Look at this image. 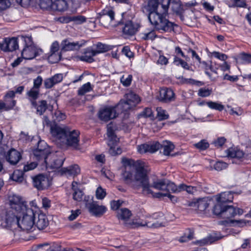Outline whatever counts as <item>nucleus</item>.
Segmentation results:
<instances>
[{"label":"nucleus","instance_id":"3c124183","mask_svg":"<svg viewBox=\"0 0 251 251\" xmlns=\"http://www.w3.org/2000/svg\"><path fill=\"white\" fill-rule=\"evenodd\" d=\"M149 144V152L153 153L157 151L159 149L161 148L162 145H161L158 142H153Z\"/></svg>","mask_w":251,"mask_h":251},{"label":"nucleus","instance_id":"a211bd4d","mask_svg":"<svg viewBox=\"0 0 251 251\" xmlns=\"http://www.w3.org/2000/svg\"><path fill=\"white\" fill-rule=\"evenodd\" d=\"M64 158L61 156V153H52L50 155V158L48 160V165L53 169H58L61 167L63 164Z\"/></svg>","mask_w":251,"mask_h":251},{"label":"nucleus","instance_id":"2f4dec72","mask_svg":"<svg viewBox=\"0 0 251 251\" xmlns=\"http://www.w3.org/2000/svg\"><path fill=\"white\" fill-rule=\"evenodd\" d=\"M116 142H108V145L110 147L109 153L112 156L119 155L122 152V149L115 145Z\"/></svg>","mask_w":251,"mask_h":251},{"label":"nucleus","instance_id":"4c0bfd02","mask_svg":"<svg viewBox=\"0 0 251 251\" xmlns=\"http://www.w3.org/2000/svg\"><path fill=\"white\" fill-rule=\"evenodd\" d=\"M39 95V89L32 87L29 91L27 92V95L31 102L35 101L38 98Z\"/></svg>","mask_w":251,"mask_h":251},{"label":"nucleus","instance_id":"f8f14e48","mask_svg":"<svg viewBox=\"0 0 251 251\" xmlns=\"http://www.w3.org/2000/svg\"><path fill=\"white\" fill-rule=\"evenodd\" d=\"M86 207L91 214L96 217L101 216L107 210L105 206L99 205L96 201L86 203Z\"/></svg>","mask_w":251,"mask_h":251},{"label":"nucleus","instance_id":"6ab92c4d","mask_svg":"<svg viewBox=\"0 0 251 251\" xmlns=\"http://www.w3.org/2000/svg\"><path fill=\"white\" fill-rule=\"evenodd\" d=\"M158 99L160 101L168 102L175 100V95L171 89L163 88L160 90Z\"/></svg>","mask_w":251,"mask_h":251},{"label":"nucleus","instance_id":"ddd939ff","mask_svg":"<svg viewBox=\"0 0 251 251\" xmlns=\"http://www.w3.org/2000/svg\"><path fill=\"white\" fill-rule=\"evenodd\" d=\"M33 184L38 190H43L50 186L49 178L42 174H39L32 178Z\"/></svg>","mask_w":251,"mask_h":251},{"label":"nucleus","instance_id":"b1692460","mask_svg":"<svg viewBox=\"0 0 251 251\" xmlns=\"http://www.w3.org/2000/svg\"><path fill=\"white\" fill-rule=\"evenodd\" d=\"M80 169L77 165L70 166L68 168H64L61 170L62 175H66L67 176H75L79 174Z\"/></svg>","mask_w":251,"mask_h":251},{"label":"nucleus","instance_id":"f704fd0d","mask_svg":"<svg viewBox=\"0 0 251 251\" xmlns=\"http://www.w3.org/2000/svg\"><path fill=\"white\" fill-rule=\"evenodd\" d=\"M222 237H218L216 235H210L207 238L203 239L202 240L198 241L197 243L201 246H203L206 244H211L215 241L221 239Z\"/></svg>","mask_w":251,"mask_h":251},{"label":"nucleus","instance_id":"0e129e2a","mask_svg":"<svg viewBox=\"0 0 251 251\" xmlns=\"http://www.w3.org/2000/svg\"><path fill=\"white\" fill-rule=\"evenodd\" d=\"M37 164L34 162L27 163L24 166L23 171L25 172L33 170L37 167Z\"/></svg>","mask_w":251,"mask_h":251},{"label":"nucleus","instance_id":"37998d69","mask_svg":"<svg viewBox=\"0 0 251 251\" xmlns=\"http://www.w3.org/2000/svg\"><path fill=\"white\" fill-rule=\"evenodd\" d=\"M52 0H40V6L43 9L52 10Z\"/></svg>","mask_w":251,"mask_h":251},{"label":"nucleus","instance_id":"ea45409f","mask_svg":"<svg viewBox=\"0 0 251 251\" xmlns=\"http://www.w3.org/2000/svg\"><path fill=\"white\" fill-rule=\"evenodd\" d=\"M225 205L223 203L218 202L213 208V213L222 218V213L224 210Z\"/></svg>","mask_w":251,"mask_h":251},{"label":"nucleus","instance_id":"473e14b6","mask_svg":"<svg viewBox=\"0 0 251 251\" xmlns=\"http://www.w3.org/2000/svg\"><path fill=\"white\" fill-rule=\"evenodd\" d=\"M131 215V211L126 208H122L118 210L117 217L119 219L126 220Z\"/></svg>","mask_w":251,"mask_h":251},{"label":"nucleus","instance_id":"79ce46f5","mask_svg":"<svg viewBox=\"0 0 251 251\" xmlns=\"http://www.w3.org/2000/svg\"><path fill=\"white\" fill-rule=\"evenodd\" d=\"M157 116L160 121L165 120L169 118V114L167 112L161 107H157Z\"/></svg>","mask_w":251,"mask_h":251},{"label":"nucleus","instance_id":"4468645a","mask_svg":"<svg viewBox=\"0 0 251 251\" xmlns=\"http://www.w3.org/2000/svg\"><path fill=\"white\" fill-rule=\"evenodd\" d=\"M0 49L5 51H12L19 47L17 38H5L0 45Z\"/></svg>","mask_w":251,"mask_h":251},{"label":"nucleus","instance_id":"338daca9","mask_svg":"<svg viewBox=\"0 0 251 251\" xmlns=\"http://www.w3.org/2000/svg\"><path fill=\"white\" fill-rule=\"evenodd\" d=\"M42 78L41 76H38L34 80L33 82V88L39 89V88L42 83Z\"/></svg>","mask_w":251,"mask_h":251},{"label":"nucleus","instance_id":"5fc2aeb1","mask_svg":"<svg viewBox=\"0 0 251 251\" xmlns=\"http://www.w3.org/2000/svg\"><path fill=\"white\" fill-rule=\"evenodd\" d=\"M86 18L83 16H73L71 17V21L76 24H81L86 22Z\"/></svg>","mask_w":251,"mask_h":251},{"label":"nucleus","instance_id":"aec40b11","mask_svg":"<svg viewBox=\"0 0 251 251\" xmlns=\"http://www.w3.org/2000/svg\"><path fill=\"white\" fill-rule=\"evenodd\" d=\"M83 41L77 42H71L69 40H65L62 43V49L66 50H77L85 44Z\"/></svg>","mask_w":251,"mask_h":251},{"label":"nucleus","instance_id":"c756f323","mask_svg":"<svg viewBox=\"0 0 251 251\" xmlns=\"http://www.w3.org/2000/svg\"><path fill=\"white\" fill-rule=\"evenodd\" d=\"M227 155L229 157L241 159L244 156V153L242 151L236 148H229L226 150Z\"/></svg>","mask_w":251,"mask_h":251},{"label":"nucleus","instance_id":"13d9d810","mask_svg":"<svg viewBox=\"0 0 251 251\" xmlns=\"http://www.w3.org/2000/svg\"><path fill=\"white\" fill-rule=\"evenodd\" d=\"M149 146L148 144H143L137 146V151L140 153L149 152Z\"/></svg>","mask_w":251,"mask_h":251},{"label":"nucleus","instance_id":"8fccbe9b","mask_svg":"<svg viewBox=\"0 0 251 251\" xmlns=\"http://www.w3.org/2000/svg\"><path fill=\"white\" fill-rule=\"evenodd\" d=\"M212 92V89L201 88L198 92V95L201 97H207L211 94Z\"/></svg>","mask_w":251,"mask_h":251},{"label":"nucleus","instance_id":"9b49d317","mask_svg":"<svg viewBox=\"0 0 251 251\" xmlns=\"http://www.w3.org/2000/svg\"><path fill=\"white\" fill-rule=\"evenodd\" d=\"M100 21L104 26H107L112 24L114 20L115 13L110 8L103 9L100 13Z\"/></svg>","mask_w":251,"mask_h":251},{"label":"nucleus","instance_id":"49530a36","mask_svg":"<svg viewBox=\"0 0 251 251\" xmlns=\"http://www.w3.org/2000/svg\"><path fill=\"white\" fill-rule=\"evenodd\" d=\"M179 188H181V191L185 190L189 194H193L198 190L197 187L196 186H192L190 185L188 186L184 184H180L179 185Z\"/></svg>","mask_w":251,"mask_h":251},{"label":"nucleus","instance_id":"0eeeda50","mask_svg":"<svg viewBox=\"0 0 251 251\" xmlns=\"http://www.w3.org/2000/svg\"><path fill=\"white\" fill-rule=\"evenodd\" d=\"M35 159L41 162L42 165H47L50 158L51 152L47 144L43 141L38 142L37 149L33 152Z\"/></svg>","mask_w":251,"mask_h":251},{"label":"nucleus","instance_id":"dca6fc26","mask_svg":"<svg viewBox=\"0 0 251 251\" xmlns=\"http://www.w3.org/2000/svg\"><path fill=\"white\" fill-rule=\"evenodd\" d=\"M35 217L34 218V226L37 227L39 230L45 229L49 224L47 216L42 213L38 214L35 213Z\"/></svg>","mask_w":251,"mask_h":251},{"label":"nucleus","instance_id":"bb28decb","mask_svg":"<svg viewBox=\"0 0 251 251\" xmlns=\"http://www.w3.org/2000/svg\"><path fill=\"white\" fill-rule=\"evenodd\" d=\"M68 8V4L65 0H56L53 3L52 10L63 12Z\"/></svg>","mask_w":251,"mask_h":251},{"label":"nucleus","instance_id":"052dcab7","mask_svg":"<svg viewBox=\"0 0 251 251\" xmlns=\"http://www.w3.org/2000/svg\"><path fill=\"white\" fill-rule=\"evenodd\" d=\"M96 195L98 199L102 200L106 196V192L101 187H98L96 192Z\"/></svg>","mask_w":251,"mask_h":251},{"label":"nucleus","instance_id":"2eb2a0df","mask_svg":"<svg viewBox=\"0 0 251 251\" xmlns=\"http://www.w3.org/2000/svg\"><path fill=\"white\" fill-rule=\"evenodd\" d=\"M243 213V210L238 207L226 205L222 213V218L229 219L236 215H241Z\"/></svg>","mask_w":251,"mask_h":251},{"label":"nucleus","instance_id":"680f3d73","mask_svg":"<svg viewBox=\"0 0 251 251\" xmlns=\"http://www.w3.org/2000/svg\"><path fill=\"white\" fill-rule=\"evenodd\" d=\"M155 37V32L153 31H151L148 33H144L142 34V38L145 40H153Z\"/></svg>","mask_w":251,"mask_h":251},{"label":"nucleus","instance_id":"20e7f679","mask_svg":"<svg viewBox=\"0 0 251 251\" xmlns=\"http://www.w3.org/2000/svg\"><path fill=\"white\" fill-rule=\"evenodd\" d=\"M35 213L32 209H28L22 213L21 216L10 217L9 213L5 221L8 226L17 225L23 231L26 232H32L35 229L34 226V218L35 217Z\"/></svg>","mask_w":251,"mask_h":251},{"label":"nucleus","instance_id":"1a4fd4ad","mask_svg":"<svg viewBox=\"0 0 251 251\" xmlns=\"http://www.w3.org/2000/svg\"><path fill=\"white\" fill-rule=\"evenodd\" d=\"M119 109L120 110V108L117 107V105L115 106L103 107L99 110L98 113V117L101 121L108 122L118 116L120 111L118 112L117 110Z\"/></svg>","mask_w":251,"mask_h":251},{"label":"nucleus","instance_id":"4be33fe9","mask_svg":"<svg viewBox=\"0 0 251 251\" xmlns=\"http://www.w3.org/2000/svg\"><path fill=\"white\" fill-rule=\"evenodd\" d=\"M21 154L17 150L12 149L7 153L6 155V160L11 165L16 164L21 158Z\"/></svg>","mask_w":251,"mask_h":251},{"label":"nucleus","instance_id":"c03bdc74","mask_svg":"<svg viewBox=\"0 0 251 251\" xmlns=\"http://www.w3.org/2000/svg\"><path fill=\"white\" fill-rule=\"evenodd\" d=\"M16 104L15 100H12L11 103H8L5 102H3L1 100H0V112L2 110H7L9 109L12 108Z\"/></svg>","mask_w":251,"mask_h":251},{"label":"nucleus","instance_id":"c85d7f7f","mask_svg":"<svg viewBox=\"0 0 251 251\" xmlns=\"http://www.w3.org/2000/svg\"><path fill=\"white\" fill-rule=\"evenodd\" d=\"M170 4L174 13L180 15L183 12V8L180 0H170Z\"/></svg>","mask_w":251,"mask_h":251},{"label":"nucleus","instance_id":"6e6552de","mask_svg":"<svg viewBox=\"0 0 251 251\" xmlns=\"http://www.w3.org/2000/svg\"><path fill=\"white\" fill-rule=\"evenodd\" d=\"M126 100H121L117 104V107L120 108V112L127 111L135 107L140 101L139 97L132 92H129L125 95Z\"/></svg>","mask_w":251,"mask_h":251},{"label":"nucleus","instance_id":"e433bc0d","mask_svg":"<svg viewBox=\"0 0 251 251\" xmlns=\"http://www.w3.org/2000/svg\"><path fill=\"white\" fill-rule=\"evenodd\" d=\"M161 148H163V153L165 155H169L174 149L175 146L170 142H166L164 143Z\"/></svg>","mask_w":251,"mask_h":251},{"label":"nucleus","instance_id":"de8ad7c7","mask_svg":"<svg viewBox=\"0 0 251 251\" xmlns=\"http://www.w3.org/2000/svg\"><path fill=\"white\" fill-rule=\"evenodd\" d=\"M92 90L91 84L90 82L83 85L78 90V94L79 95H84L85 93L90 92Z\"/></svg>","mask_w":251,"mask_h":251},{"label":"nucleus","instance_id":"a878e982","mask_svg":"<svg viewBox=\"0 0 251 251\" xmlns=\"http://www.w3.org/2000/svg\"><path fill=\"white\" fill-rule=\"evenodd\" d=\"M217 201L223 203L231 202L233 199V192L231 191L224 192L217 196Z\"/></svg>","mask_w":251,"mask_h":251},{"label":"nucleus","instance_id":"bf43d9fd","mask_svg":"<svg viewBox=\"0 0 251 251\" xmlns=\"http://www.w3.org/2000/svg\"><path fill=\"white\" fill-rule=\"evenodd\" d=\"M227 164L222 161H218L214 165V169L218 171H222L223 169L226 168Z\"/></svg>","mask_w":251,"mask_h":251},{"label":"nucleus","instance_id":"7ed1b4c3","mask_svg":"<svg viewBox=\"0 0 251 251\" xmlns=\"http://www.w3.org/2000/svg\"><path fill=\"white\" fill-rule=\"evenodd\" d=\"M50 129L51 135L61 142L74 149H78L79 142L78 130L71 131L67 127H61L57 125L51 126Z\"/></svg>","mask_w":251,"mask_h":251},{"label":"nucleus","instance_id":"7c9ffc66","mask_svg":"<svg viewBox=\"0 0 251 251\" xmlns=\"http://www.w3.org/2000/svg\"><path fill=\"white\" fill-rule=\"evenodd\" d=\"M167 179H160L157 180L156 181H154L152 185H151V188L153 187L156 189L159 190H162L165 191L166 186H167Z\"/></svg>","mask_w":251,"mask_h":251},{"label":"nucleus","instance_id":"864d4df0","mask_svg":"<svg viewBox=\"0 0 251 251\" xmlns=\"http://www.w3.org/2000/svg\"><path fill=\"white\" fill-rule=\"evenodd\" d=\"M209 143L205 140H201L200 142L194 144V146L200 150H205L209 147Z\"/></svg>","mask_w":251,"mask_h":251},{"label":"nucleus","instance_id":"69168bd1","mask_svg":"<svg viewBox=\"0 0 251 251\" xmlns=\"http://www.w3.org/2000/svg\"><path fill=\"white\" fill-rule=\"evenodd\" d=\"M123 203V201L118 200V201H113L111 202L110 205H111V208L112 210H119L120 206L122 205Z\"/></svg>","mask_w":251,"mask_h":251},{"label":"nucleus","instance_id":"412c9836","mask_svg":"<svg viewBox=\"0 0 251 251\" xmlns=\"http://www.w3.org/2000/svg\"><path fill=\"white\" fill-rule=\"evenodd\" d=\"M139 25L131 21L127 22L123 28L124 35L127 37L134 35L138 31Z\"/></svg>","mask_w":251,"mask_h":251},{"label":"nucleus","instance_id":"9d476101","mask_svg":"<svg viewBox=\"0 0 251 251\" xmlns=\"http://www.w3.org/2000/svg\"><path fill=\"white\" fill-rule=\"evenodd\" d=\"M212 202L208 197L199 199H193L191 201H188L186 204L188 206L197 209L200 211H205Z\"/></svg>","mask_w":251,"mask_h":251},{"label":"nucleus","instance_id":"09e8293b","mask_svg":"<svg viewBox=\"0 0 251 251\" xmlns=\"http://www.w3.org/2000/svg\"><path fill=\"white\" fill-rule=\"evenodd\" d=\"M174 63L176 66L180 65L182 68L185 69H189L188 64L186 62L179 58L178 56H175L174 59Z\"/></svg>","mask_w":251,"mask_h":251},{"label":"nucleus","instance_id":"f3484780","mask_svg":"<svg viewBox=\"0 0 251 251\" xmlns=\"http://www.w3.org/2000/svg\"><path fill=\"white\" fill-rule=\"evenodd\" d=\"M128 225L129 227L132 228L145 226L151 228H157L163 226L162 223H160L158 222H153V221L149 220H147L144 222L137 220H133L132 222H130Z\"/></svg>","mask_w":251,"mask_h":251},{"label":"nucleus","instance_id":"58836bf2","mask_svg":"<svg viewBox=\"0 0 251 251\" xmlns=\"http://www.w3.org/2000/svg\"><path fill=\"white\" fill-rule=\"evenodd\" d=\"M207 105L211 109H215L219 111L224 110L225 106L220 102L209 101L206 102Z\"/></svg>","mask_w":251,"mask_h":251},{"label":"nucleus","instance_id":"f257e3e1","mask_svg":"<svg viewBox=\"0 0 251 251\" xmlns=\"http://www.w3.org/2000/svg\"><path fill=\"white\" fill-rule=\"evenodd\" d=\"M122 175L125 180L127 183H131L134 189L139 190L141 188L142 193L145 195H151L157 198L167 196L166 192L154 193L151 190V185L150 184L148 176V170L145 168L144 162L141 161H128V164L125 166Z\"/></svg>","mask_w":251,"mask_h":251},{"label":"nucleus","instance_id":"603ef678","mask_svg":"<svg viewBox=\"0 0 251 251\" xmlns=\"http://www.w3.org/2000/svg\"><path fill=\"white\" fill-rule=\"evenodd\" d=\"M53 120L54 122H60L66 118V115L60 111H56L52 116Z\"/></svg>","mask_w":251,"mask_h":251},{"label":"nucleus","instance_id":"f03ea898","mask_svg":"<svg viewBox=\"0 0 251 251\" xmlns=\"http://www.w3.org/2000/svg\"><path fill=\"white\" fill-rule=\"evenodd\" d=\"M169 5L170 0H148L147 6L149 12L148 19L156 29L171 32L176 26L165 18Z\"/></svg>","mask_w":251,"mask_h":251},{"label":"nucleus","instance_id":"39448f33","mask_svg":"<svg viewBox=\"0 0 251 251\" xmlns=\"http://www.w3.org/2000/svg\"><path fill=\"white\" fill-rule=\"evenodd\" d=\"M10 210L6 215V218L9 213H10V217L15 216H21V214L25 212L27 209H31L28 207L26 202L23 199L16 195H13L9 198Z\"/></svg>","mask_w":251,"mask_h":251},{"label":"nucleus","instance_id":"c9c22d12","mask_svg":"<svg viewBox=\"0 0 251 251\" xmlns=\"http://www.w3.org/2000/svg\"><path fill=\"white\" fill-rule=\"evenodd\" d=\"M11 179L18 183L22 182L24 180L23 172L20 170H15L11 176Z\"/></svg>","mask_w":251,"mask_h":251},{"label":"nucleus","instance_id":"cd10ccee","mask_svg":"<svg viewBox=\"0 0 251 251\" xmlns=\"http://www.w3.org/2000/svg\"><path fill=\"white\" fill-rule=\"evenodd\" d=\"M32 105L36 109L37 113L40 115H42L47 109V101L45 100L39 101L38 103L35 101H32Z\"/></svg>","mask_w":251,"mask_h":251},{"label":"nucleus","instance_id":"a18cd8bd","mask_svg":"<svg viewBox=\"0 0 251 251\" xmlns=\"http://www.w3.org/2000/svg\"><path fill=\"white\" fill-rule=\"evenodd\" d=\"M61 57L60 53H49L48 59L51 63H55L60 60Z\"/></svg>","mask_w":251,"mask_h":251},{"label":"nucleus","instance_id":"423d86ee","mask_svg":"<svg viewBox=\"0 0 251 251\" xmlns=\"http://www.w3.org/2000/svg\"><path fill=\"white\" fill-rule=\"evenodd\" d=\"M25 47L22 51V58L25 59H32L42 52V50L37 48L33 43L31 37H23Z\"/></svg>","mask_w":251,"mask_h":251},{"label":"nucleus","instance_id":"a19ab883","mask_svg":"<svg viewBox=\"0 0 251 251\" xmlns=\"http://www.w3.org/2000/svg\"><path fill=\"white\" fill-rule=\"evenodd\" d=\"M107 134L109 138L108 142H117V138L115 134L114 130L110 124L107 126Z\"/></svg>","mask_w":251,"mask_h":251},{"label":"nucleus","instance_id":"5701e85b","mask_svg":"<svg viewBox=\"0 0 251 251\" xmlns=\"http://www.w3.org/2000/svg\"><path fill=\"white\" fill-rule=\"evenodd\" d=\"M63 75L57 74L53 76L47 78L44 80V86L47 89H50L54 85L60 82L63 80Z\"/></svg>","mask_w":251,"mask_h":251},{"label":"nucleus","instance_id":"6e6d98bb","mask_svg":"<svg viewBox=\"0 0 251 251\" xmlns=\"http://www.w3.org/2000/svg\"><path fill=\"white\" fill-rule=\"evenodd\" d=\"M83 197V193L81 190L79 189L75 190L73 193V199L75 201H80L82 200Z\"/></svg>","mask_w":251,"mask_h":251},{"label":"nucleus","instance_id":"e2e57ef3","mask_svg":"<svg viewBox=\"0 0 251 251\" xmlns=\"http://www.w3.org/2000/svg\"><path fill=\"white\" fill-rule=\"evenodd\" d=\"M15 94L14 91H9L4 97V101L9 103H11L12 100H14L13 98L15 97Z\"/></svg>","mask_w":251,"mask_h":251},{"label":"nucleus","instance_id":"72a5a7b5","mask_svg":"<svg viewBox=\"0 0 251 251\" xmlns=\"http://www.w3.org/2000/svg\"><path fill=\"white\" fill-rule=\"evenodd\" d=\"M167 186L165 190L166 193L170 194L171 192L173 193H178L181 192V188H179V185L176 186L173 182H170L167 180Z\"/></svg>","mask_w":251,"mask_h":251},{"label":"nucleus","instance_id":"393cba45","mask_svg":"<svg viewBox=\"0 0 251 251\" xmlns=\"http://www.w3.org/2000/svg\"><path fill=\"white\" fill-rule=\"evenodd\" d=\"M98 53H99L98 51L90 48H88L86 50L84 54L80 56L79 58L81 61L91 63L94 61L93 57Z\"/></svg>","mask_w":251,"mask_h":251},{"label":"nucleus","instance_id":"4d7b16f0","mask_svg":"<svg viewBox=\"0 0 251 251\" xmlns=\"http://www.w3.org/2000/svg\"><path fill=\"white\" fill-rule=\"evenodd\" d=\"M132 76L131 75H128L126 77L123 75L121 78V82L125 86H129L131 82Z\"/></svg>","mask_w":251,"mask_h":251},{"label":"nucleus","instance_id":"774afa93","mask_svg":"<svg viewBox=\"0 0 251 251\" xmlns=\"http://www.w3.org/2000/svg\"><path fill=\"white\" fill-rule=\"evenodd\" d=\"M122 52L124 55L128 57V58H131L133 56V52L131 51L130 49L127 46L124 47L123 48Z\"/></svg>","mask_w":251,"mask_h":251}]
</instances>
